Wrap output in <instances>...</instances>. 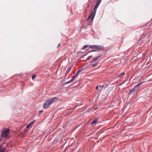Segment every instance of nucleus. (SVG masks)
I'll return each mask as SVG.
<instances>
[{
    "label": "nucleus",
    "mask_w": 152,
    "mask_h": 152,
    "mask_svg": "<svg viewBox=\"0 0 152 152\" xmlns=\"http://www.w3.org/2000/svg\"><path fill=\"white\" fill-rule=\"evenodd\" d=\"M58 100V98L56 97L46 100L43 105L44 108L46 109L49 107L51 104L57 101Z\"/></svg>",
    "instance_id": "obj_1"
},
{
    "label": "nucleus",
    "mask_w": 152,
    "mask_h": 152,
    "mask_svg": "<svg viewBox=\"0 0 152 152\" xmlns=\"http://www.w3.org/2000/svg\"><path fill=\"white\" fill-rule=\"evenodd\" d=\"M10 133L9 129H7L3 130L1 132V136L4 138H6L8 136Z\"/></svg>",
    "instance_id": "obj_2"
},
{
    "label": "nucleus",
    "mask_w": 152,
    "mask_h": 152,
    "mask_svg": "<svg viewBox=\"0 0 152 152\" xmlns=\"http://www.w3.org/2000/svg\"><path fill=\"white\" fill-rule=\"evenodd\" d=\"M144 82H141L136 85L134 87L130 90L129 92V94L130 95L134 93L135 91H137V87L140 86L142 83Z\"/></svg>",
    "instance_id": "obj_3"
},
{
    "label": "nucleus",
    "mask_w": 152,
    "mask_h": 152,
    "mask_svg": "<svg viewBox=\"0 0 152 152\" xmlns=\"http://www.w3.org/2000/svg\"><path fill=\"white\" fill-rule=\"evenodd\" d=\"M89 47L91 49H95L98 50L102 49L103 48L102 46L97 45H89Z\"/></svg>",
    "instance_id": "obj_4"
},
{
    "label": "nucleus",
    "mask_w": 152,
    "mask_h": 152,
    "mask_svg": "<svg viewBox=\"0 0 152 152\" xmlns=\"http://www.w3.org/2000/svg\"><path fill=\"white\" fill-rule=\"evenodd\" d=\"M101 55L98 56L94 58L92 60L90 61V63H94L98 59L100 58L101 57Z\"/></svg>",
    "instance_id": "obj_5"
},
{
    "label": "nucleus",
    "mask_w": 152,
    "mask_h": 152,
    "mask_svg": "<svg viewBox=\"0 0 152 152\" xmlns=\"http://www.w3.org/2000/svg\"><path fill=\"white\" fill-rule=\"evenodd\" d=\"M96 12V10H95L94 13H93V12H92V13L88 17V20H89V19H90L91 18V19L93 20L95 16V15Z\"/></svg>",
    "instance_id": "obj_6"
},
{
    "label": "nucleus",
    "mask_w": 152,
    "mask_h": 152,
    "mask_svg": "<svg viewBox=\"0 0 152 152\" xmlns=\"http://www.w3.org/2000/svg\"><path fill=\"white\" fill-rule=\"evenodd\" d=\"M6 150L2 145H0V152H6Z\"/></svg>",
    "instance_id": "obj_7"
},
{
    "label": "nucleus",
    "mask_w": 152,
    "mask_h": 152,
    "mask_svg": "<svg viewBox=\"0 0 152 152\" xmlns=\"http://www.w3.org/2000/svg\"><path fill=\"white\" fill-rule=\"evenodd\" d=\"M101 0H99L98 2L96 4V5L95 6L94 8V10H95L96 9H97V8L98 7L99 4H100V2H101Z\"/></svg>",
    "instance_id": "obj_8"
},
{
    "label": "nucleus",
    "mask_w": 152,
    "mask_h": 152,
    "mask_svg": "<svg viewBox=\"0 0 152 152\" xmlns=\"http://www.w3.org/2000/svg\"><path fill=\"white\" fill-rule=\"evenodd\" d=\"M34 121H32L30 122L27 125L26 127V128L27 129L31 125H32L34 123Z\"/></svg>",
    "instance_id": "obj_9"
},
{
    "label": "nucleus",
    "mask_w": 152,
    "mask_h": 152,
    "mask_svg": "<svg viewBox=\"0 0 152 152\" xmlns=\"http://www.w3.org/2000/svg\"><path fill=\"white\" fill-rule=\"evenodd\" d=\"M125 75V72H122L118 76V77H120V78H122L124 77L123 76Z\"/></svg>",
    "instance_id": "obj_10"
},
{
    "label": "nucleus",
    "mask_w": 152,
    "mask_h": 152,
    "mask_svg": "<svg viewBox=\"0 0 152 152\" xmlns=\"http://www.w3.org/2000/svg\"><path fill=\"white\" fill-rule=\"evenodd\" d=\"M99 62H97V63L93 64L92 65V67H94L97 66L99 64Z\"/></svg>",
    "instance_id": "obj_11"
},
{
    "label": "nucleus",
    "mask_w": 152,
    "mask_h": 152,
    "mask_svg": "<svg viewBox=\"0 0 152 152\" xmlns=\"http://www.w3.org/2000/svg\"><path fill=\"white\" fill-rule=\"evenodd\" d=\"M97 122V119H94L93 122L92 123H91V124L92 125H93L94 124L96 123Z\"/></svg>",
    "instance_id": "obj_12"
},
{
    "label": "nucleus",
    "mask_w": 152,
    "mask_h": 152,
    "mask_svg": "<svg viewBox=\"0 0 152 152\" xmlns=\"http://www.w3.org/2000/svg\"><path fill=\"white\" fill-rule=\"evenodd\" d=\"M76 76H77L75 75H74L72 77V79H71V81H73L75 78Z\"/></svg>",
    "instance_id": "obj_13"
},
{
    "label": "nucleus",
    "mask_w": 152,
    "mask_h": 152,
    "mask_svg": "<svg viewBox=\"0 0 152 152\" xmlns=\"http://www.w3.org/2000/svg\"><path fill=\"white\" fill-rule=\"evenodd\" d=\"M79 106V104H77V105H76L73 108H71L70 109V110H73L75 109L76 107H77L78 106Z\"/></svg>",
    "instance_id": "obj_14"
},
{
    "label": "nucleus",
    "mask_w": 152,
    "mask_h": 152,
    "mask_svg": "<svg viewBox=\"0 0 152 152\" xmlns=\"http://www.w3.org/2000/svg\"><path fill=\"white\" fill-rule=\"evenodd\" d=\"M36 75H33L32 76L31 78L32 80H34V79L36 77Z\"/></svg>",
    "instance_id": "obj_15"
},
{
    "label": "nucleus",
    "mask_w": 152,
    "mask_h": 152,
    "mask_svg": "<svg viewBox=\"0 0 152 152\" xmlns=\"http://www.w3.org/2000/svg\"><path fill=\"white\" fill-rule=\"evenodd\" d=\"M88 47V45H84L83 47V49L84 50V49H86V48H87Z\"/></svg>",
    "instance_id": "obj_16"
},
{
    "label": "nucleus",
    "mask_w": 152,
    "mask_h": 152,
    "mask_svg": "<svg viewBox=\"0 0 152 152\" xmlns=\"http://www.w3.org/2000/svg\"><path fill=\"white\" fill-rule=\"evenodd\" d=\"M81 72V70H78L76 74H75V75L77 76V75L80 72Z\"/></svg>",
    "instance_id": "obj_17"
},
{
    "label": "nucleus",
    "mask_w": 152,
    "mask_h": 152,
    "mask_svg": "<svg viewBox=\"0 0 152 152\" xmlns=\"http://www.w3.org/2000/svg\"><path fill=\"white\" fill-rule=\"evenodd\" d=\"M71 69L70 68L69 69H67L66 70V74H68V73L69 72V71Z\"/></svg>",
    "instance_id": "obj_18"
},
{
    "label": "nucleus",
    "mask_w": 152,
    "mask_h": 152,
    "mask_svg": "<svg viewBox=\"0 0 152 152\" xmlns=\"http://www.w3.org/2000/svg\"><path fill=\"white\" fill-rule=\"evenodd\" d=\"M93 57V56H90L89 57H88L87 58V60H90V59Z\"/></svg>",
    "instance_id": "obj_19"
},
{
    "label": "nucleus",
    "mask_w": 152,
    "mask_h": 152,
    "mask_svg": "<svg viewBox=\"0 0 152 152\" xmlns=\"http://www.w3.org/2000/svg\"><path fill=\"white\" fill-rule=\"evenodd\" d=\"M72 81H71V80H70L69 81H68L66 82V84H67L68 83H70V82H71Z\"/></svg>",
    "instance_id": "obj_20"
},
{
    "label": "nucleus",
    "mask_w": 152,
    "mask_h": 152,
    "mask_svg": "<svg viewBox=\"0 0 152 152\" xmlns=\"http://www.w3.org/2000/svg\"><path fill=\"white\" fill-rule=\"evenodd\" d=\"M42 110H40L39 111V112L40 114L42 113Z\"/></svg>",
    "instance_id": "obj_21"
},
{
    "label": "nucleus",
    "mask_w": 152,
    "mask_h": 152,
    "mask_svg": "<svg viewBox=\"0 0 152 152\" xmlns=\"http://www.w3.org/2000/svg\"><path fill=\"white\" fill-rule=\"evenodd\" d=\"M99 87V86H97L96 87V90H98V88Z\"/></svg>",
    "instance_id": "obj_22"
},
{
    "label": "nucleus",
    "mask_w": 152,
    "mask_h": 152,
    "mask_svg": "<svg viewBox=\"0 0 152 152\" xmlns=\"http://www.w3.org/2000/svg\"><path fill=\"white\" fill-rule=\"evenodd\" d=\"M128 77H127V78H126V79H125V80L126 81H127V80H128Z\"/></svg>",
    "instance_id": "obj_23"
},
{
    "label": "nucleus",
    "mask_w": 152,
    "mask_h": 152,
    "mask_svg": "<svg viewBox=\"0 0 152 152\" xmlns=\"http://www.w3.org/2000/svg\"><path fill=\"white\" fill-rule=\"evenodd\" d=\"M60 46V43H59L58 45V46H57V47H58L59 46Z\"/></svg>",
    "instance_id": "obj_24"
},
{
    "label": "nucleus",
    "mask_w": 152,
    "mask_h": 152,
    "mask_svg": "<svg viewBox=\"0 0 152 152\" xmlns=\"http://www.w3.org/2000/svg\"><path fill=\"white\" fill-rule=\"evenodd\" d=\"M97 51V50H94L93 51Z\"/></svg>",
    "instance_id": "obj_25"
},
{
    "label": "nucleus",
    "mask_w": 152,
    "mask_h": 152,
    "mask_svg": "<svg viewBox=\"0 0 152 152\" xmlns=\"http://www.w3.org/2000/svg\"><path fill=\"white\" fill-rule=\"evenodd\" d=\"M101 86H99V87H101Z\"/></svg>",
    "instance_id": "obj_26"
}]
</instances>
